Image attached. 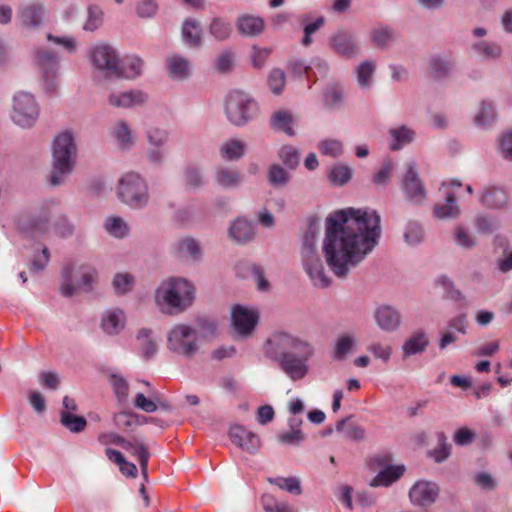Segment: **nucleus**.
Segmentation results:
<instances>
[{"label": "nucleus", "mask_w": 512, "mask_h": 512, "mask_svg": "<svg viewBox=\"0 0 512 512\" xmlns=\"http://www.w3.org/2000/svg\"><path fill=\"white\" fill-rule=\"evenodd\" d=\"M380 236V216L375 210L348 207L330 213L322 245L330 271L347 278L377 246Z\"/></svg>", "instance_id": "1"}, {"label": "nucleus", "mask_w": 512, "mask_h": 512, "mask_svg": "<svg viewBox=\"0 0 512 512\" xmlns=\"http://www.w3.org/2000/svg\"><path fill=\"white\" fill-rule=\"evenodd\" d=\"M262 352L265 358L277 363L291 381L297 382L309 374L315 347L298 335L275 331L263 343Z\"/></svg>", "instance_id": "2"}, {"label": "nucleus", "mask_w": 512, "mask_h": 512, "mask_svg": "<svg viewBox=\"0 0 512 512\" xmlns=\"http://www.w3.org/2000/svg\"><path fill=\"white\" fill-rule=\"evenodd\" d=\"M195 287L192 282L181 277L163 280L155 290L154 300L159 309L174 315L186 311L195 299Z\"/></svg>", "instance_id": "3"}, {"label": "nucleus", "mask_w": 512, "mask_h": 512, "mask_svg": "<svg viewBox=\"0 0 512 512\" xmlns=\"http://www.w3.org/2000/svg\"><path fill=\"white\" fill-rule=\"evenodd\" d=\"M319 233V221L312 220L303 237L301 259L304 270L309 275L313 284L317 287L325 288L331 284V278L325 272L323 262L317 252L316 242Z\"/></svg>", "instance_id": "4"}, {"label": "nucleus", "mask_w": 512, "mask_h": 512, "mask_svg": "<svg viewBox=\"0 0 512 512\" xmlns=\"http://www.w3.org/2000/svg\"><path fill=\"white\" fill-rule=\"evenodd\" d=\"M77 148L71 132L59 134L53 143L52 173L49 183L53 187L61 186L72 173Z\"/></svg>", "instance_id": "5"}, {"label": "nucleus", "mask_w": 512, "mask_h": 512, "mask_svg": "<svg viewBox=\"0 0 512 512\" xmlns=\"http://www.w3.org/2000/svg\"><path fill=\"white\" fill-rule=\"evenodd\" d=\"M167 349L174 355L184 359L194 358L200 351L201 334L191 325L178 323L173 325L166 334Z\"/></svg>", "instance_id": "6"}, {"label": "nucleus", "mask_w": 512, "mask_h": 512, "mask_svg": "<svg viewBox=\"0 0 512 512\" xmlns=\"http://www.w3.org/2000/svg\"><path fill=\"white\" fill-rule=\"evenodd\" d=\"M61 294L71 297L78 291L90 292L98 279L95 267L89 264H81L77 267L66 266L62 270Z\"/></svg>", "instance_id": "7"}, {"label": "nucleus", "mask_w": 512, "mask_h": 512, "mask_svg": "<svg viewBox=\"0 0 512 512\" xmlns=\"http://www.w3.org/2000/svg\"><path fill=\"white\" fill-rule=\"evenodd\" d=\"M116 192L119 199L132 208H142L149 200L147 182L135 172H127L121 176Z\"/></svg>", "instance_id": "8"}, {"label": "nucleus", "mask_w": 512, "mask_h": 512, "mask_svg": "<svg viewBox=\"0 0 512 512\" xmlns=\"http://www.w3.org/2000/svg\"><path fill=\"white\" fill-rule=\"evenodd\" d=\"M258 111L257 103L242 91H231L225 100V114L230 123L244 126Z\"/></svg>", "instance_id": "9"}, {"label": "nucleus", "mask_w": 512, "mask_h": 512, "mask_svg": "<svg viewBox=\"0 0 512 512\" xmlns=\"http://www.w3.org/2000/svg\"><path fill=\"white\" fill-rule=\"evenodd\" d=\"M39 114L40 108L33 94L25 91L14 94L10 117L15 125L31 128L37 122Z\"/></svg>", "instance_id": "10"}, {"label": "nucleus", "mask_w": 512, "mask_h": 512, "mask_svg": "<svg viewBox=\"0 0 512 512\" xmlns=\"http://www.w3.org/2000/svg\"><path fill=\"white\" fill-rule=\"evenodd\" d=\"M32 56L41 73L43 88L48 93L55 92L59 82V59L56 53L47 47H37Z\"/></svg>", "instance_id": "11"}, {"label": "nucleus", "mask_w": 512, "mask_h": 512, "mask_svg": "<svg viewBox=\"0 0 512 512\" xmlns=\"http://www.w3.org/2000/svg\"><path fill=\"white\" fill-rule=\"evenodd\" d=\"M402 190L407 200L413 204H423L427 199V190L414 161L406 163V172L402 177Z\"/></svg>", "instance_id": "12"}, {"label": "nucleus", "mask_w": 512, "mask_h": 512, "mask_svg": "<svg viewBox=\"0 0 512 512\" xmlns=\"http://www.w3.org/2000/svg\"><path fill=\"white\" fill-rule=\"evenodd\" d=\"M329 47L346 59L356 58L361 52V45L356 34L349 29H338L329 37Z\"/></svg>", "instance_id": "13"}, {"label": "nucleus", "mask_w": 512, "mask_h": 512, "mask_svg": "<svg viewBox=\"0 0 512 512\" xmlns=\"http://www.w3.org/2000/svg\"><path fill=\"white\" fill-rule=\"evenodd\" d=\"M58 203L56 199L45 201L37 215L19 222L20 230L31 237L45 235L49 230L50 209Z\"/></svg>", "instance_id": "14"}, {"label": "nucleus", "mask_w": 512, "mask_h": 512, "mask_svg": "<svg viewBox=\"0 0 512 512\" xmlns=\"http://www.w3.org/2000/svg\"><path fill=\"white\" fill-rule=\"evenodd\" d=\"M373 462L381 467V470L370 481L371 487H388L399 480L405 472L403 465H390L391 457L386 454L375 456Z\"/></svg>", "instance_id": "15"}, {"label": "nucleus", "mask_w": 512, "mask_h": 512, "mask_svg": "<svg viewBox=\"0 0 512 512\" xmlns=\"http://www.w3.org/2000/svg\"><path fill=\"white\" fill-rule=\"evenodd\" d=\"M119 59L116 49L108 44H98L91 52L93 66L112 75L118 70Z\"/></svg>", "instance_id": "16"}, {"label": "nucleus", "mask_w": 512, "mask_h": 512, "mask_svg": "<svg viewBox=\"0 0 512 512\" xmlns=\"http://www.w3.org/2000/svg\"><path fill=\"white\" fill-rule=\"evenodd\" d=\"M258 313L241 305H235L231 309L232 325L236 333L241 337L250 336L258 322Z\"/></svg>", "instance_id": "17"}, {"label": "nucleus", "mask_w": 512, "mask_h": 512, "mask_svg": "<svg viewBox=\"0 0 512 512\" xmlns=\"http://www.w3.org/2000/svg\"><path fill=\"white\" fill-rule=\"evenodd\" d=\"M439 496V486L432 481L419 480L409 490V498L414 506L430 507Z\"/></svg>", "instance_id": "18"}, {"label": "nucleus", "mask_w": 512, "mask_h": 512, "mask_svg": "<svg viewBox=\"0 0 512 512\" xmlns=\"http://www.w3.org/2000/svg\"><path fill=\"white\" fill-rule=\"evenodd\" d=\"M461 183L457 180L442 183L444 189L445 202L437 203L434 206V216L440 220L456 219L460 216L461 210L456 203V196L453 191L448 190L449 187H461Z\"/></svg>", "instance_id": "19"}, {"label": "nucleus", "mask_w": 512, "mask_h": 512, "mask_svg": "<svg viewBox=\"0 0 512 512\" xmlns=\"http://www.w3.org/2000/svg\"><path fill=\"white\" fill-rule=\"evenodd\" d=\"M44 6L38 1L21 4L17 10V22L24 29H36L43 21Z\"/></svg>", "instance_id": "20"}, {"label": "nucleus", "mask_w": 512, "mask_h": 512, "mask_svg": "<svg viewBox=\"0 0 512 512\" xmlns=\"http://www.w3.org/2000/svg\"><path fill=\"white\" fill-rule=\"evenodd\" d=\"M147 101V93L139 89L112 92L108 96L109 105L122 109L139 107L144 105Z\"/></svg>", "instance_id": "21"}, {"label": "nucleus", "mask_w": 512, "mask_h": 512, "mask_svg": "<svg viewBox=\"0 0 512 512\" xmlns=\"http://www.w3.org/2000/svg\"><path fill=\"white\" fill-rule=\"evenodd\" d=\"M374 320L382 331L393 332L401 325V314L393 306L381 305L374 312Z\"/></svg>", "instance_id": "22"}, {"label": "nucleus", "mask_w": 512, "mask_h": 512, "mask_svg": "<svg viewBox=\"0 0 512 512\" xmlns=\"http://www.w3.org/2000/svg\"><path fill=\"white\" fill-rule=\"evenodd\" d=\"M229 435L234 444L250 453H254L260 446L259 437L244 426L235 425L231 427Z\"/></svg>", "instance_id": "23"}, {"label": "nucleus", "mask_w": 512, "mask_h": 512, "mask_svg": "<svg viewBox=\"0 0 512 512\" xmlns=\"http://www.w3.org/2000/svg\"><path fill=\"white\" fill-rule=\"evenodd\" d=\"M126 325V315L119 308H111L103 312L101 316V329L108 335L119 334Z\"/></svg>", "instance_id": "24"}, {"label": "nucleus", "mask_w": 512, "mask_h": 512, "mask_svg": "<svg viewBox=\"0 0 512 512\" xmlns=\"http://www.w3.org/2000/svg\"><path fill=\"white\" fill-rule=\"evenodd\" d=\"M166 67L168 75L174 80L187 79L192 72L190 60L179 54L168 56L166 59Z\"/></svg>", "instance_id": "25"}, {"label": "nucleus", "mask_w": 512, "mask_h": 512, "mask_svg": "<svg viewBox=\"0 0 512 512\" xmlns=\"http://www.w3.org/2000/svg\"><path fill=\"white\" fill-rule=\"evenodd\" d=\"M123 449L128 451L133 457H135L140 465L141 474L145 481L148 480V461L150 458V453L139 438H132L131 440H126L123 446Z\"/></svg>", "instance_id": "26"}, {"label": "nucleus", "mask_w": 512, "mask_h": 512, "mask_svg": "<svg viewBox=\"0 0 512 512\" xmlns=\"http://www.w3.org/2000/svg\"><path fill=\"white\" fill-rule=\"evenodd\" d=\"M228 236L232 241L238 244L248 243L253 240L255 236L253 224L244 218H237L231 222L228 229Z\"/></svg>", "instance_id": "27"}, {"label": "nucleus", "mask_w": 512, "mask_h": 512, "mask_svg": "<svg viewBox=\"0 0 512 512\" xmlns=\"http://www.w3.org/2000/svg\"><path fill=\"white\" fill-rule=\"evenodd\" d=\"M214 181L225 189L239 187L243 182V175L235 168L218 166L214 171Z\"/></svg>", "instance_id": "28"}, {"label": "nucleus", "mask_w": 512, "mask_h": 512, "mask_svg": "<svg viewBox=\"0 0 512 512\" xmlns=\"http://www.w3.org/2000/svg\"><path fill=\"white\" fill-rule=\"evenodd\" d=\"M144 67L143 60L136 55H128L123 59H119L118 70L115 76L126 79H135L142 74Z\"/></svg>", "instance_id": "29"}, {"label": "nucleus", "mask_w": 512, "mask_h": 512, "mask_svg": "<svg viewBox=\"0 0 512 512\" xmlns=\"http://www.w3.org/2000/svg\"><path fill=\"white\" fill-rule=\"evenodd\" d=\"M181 35L186 46L190 48H200L202 46L203 30L197 20L186 19L182 24Z\"/></svg>", "instance_id": "30"}, {"label": "nucleus", "mask_w": 512, "mask_h": 512, "mask_svg": "<svg viewBox=\"0 0 512 512\" xmlns=\"http://www.w3.org/2000/svg\"><path fill=\"white\" fill-rule=\"evenodd\" d=\"M111 135L121 150L128 151L135 145V135L127 122L123 120H119L113 125Z\"/></svg>", "instance_id": "31"}, {"label": "nucleus", "mask_w": 512, "mask_h": 512, "mask_svg": "<svg viewBox=\"0 0 512 512\" xmlns=\"http://www.w3.org/2000/svg\"><path fill=\"white\" fill-rule=\"evenodd\" d=\"M138 354L145 360L154 357L158 351V346L153 336L152 330L141 328L136 335Z\"/></svg>", "instance_id": "32"}, {"label": "nucleus", "mask_w": 512, "mask_h": 512, "mask_svg": "<svg viewBox=\"0 0 512 512\" xmlns=\"http://www.w3.org/2000/svg\"><path fill=\"white\" fill-rule=\"evenodd\" d=\"M376 63L372 60H364L355 68L357 85L362 91H369L374 84Z\"/></svg>", "instance_id": "33"}, {"label": "nucleus", "mask_w": 512, "mask_h": 512, "mask_svg": "<svg viewBox=\"0 0 512 512\" xmlns=\"http://www.w3.org/2000/svg\"><path fill=\"white\" fill-rule=\"evenodd\" d=\"M414 137V130L406 125L391 128L389 130V147L392 151L401 150L404 146L410 144Z\"/></svg>", "instance_id": "34"}, {"label": "nucleus", "mask_w": 512, "mask_h": 512, "mask_svg": "<svg viewBox=\"0 0 512 512\" xmlns=\"http://www.w3.org/2000/svg\"><path fill=\"white\" fill-rule=\"evenodd\" d=\"M175 250L179 257L199 261L202 258V249L198 240L192 237L179 239L175 243Z\"/></svg>", "instance_id": "35"}, {"label": "nucleus", "mask_w": 512, "mask_h": 512, "mask_svg": "<svg viewBox=\"0 0 512 512\" xmlns=\"http://www.w3.org/2000/svg\"><path fill=\"white\" fill-rule=\"evenodd\" d=\"M236 27L241 35L254 37L263 32L264 21L257 16L243 15L237 19Z\"/></svg>", "instance_id": "36"}, {"label": "nucleus", "mask_w": 512, "mask_h": 512, "mask_svg": "<svg viewBox=\"0 0 512 512\" xmlns=\"http://www.w3.org/2000/svg\"><path fill=\"white\" fill-rule=\"evenodd\" d=\"M219 153L224 160H239L246 153V143L238 139H228L220 145Z\"/></svg>", "instance_id": "37"}, {"label": "nucleus", "mask_w": 512, "mask_h": 512, "mask_svg": "<svg viewBox=\"0 0 512 512\" xmlns=\"http://www.w3.org/2000/svg\"><path fill=\"white\" fill-rule=\"evenodd\" d=\"M270 123L272 128L276 131H282L288 136L295 134L293 126L296 123V119L293 114L287 110H279L273 113Z\"/></svg>", "instance_id": "38"}, {"label": "nucleus", "mask_w": 512, "mask_h": 512, "mask_svg": "<svg viewBox=\"0 0 512 512\" xmlns=\"http://www.w3.org/2000/svg\"><path fill=\"white\" fill-rule=\"evenodd\" d=\"M357 338L351 333H344L337 337L333 351L335 360H344L356 348Z\"/></svg>", "instance_id": "39"}, {"label": "nucleus", "mask_w": 512, "mask_h": 512, "mask_svg": "<svg viewBox=\"0 0 512 512\" xmlns=\"http://www.w3.org/2000/svg\"><path fill=\"white\" fill-rule=\"evenodd\" d=\"M429 341L425 332L418 330L411 334L409 338L403 344V353L409 357L418 353L423 352L428 346Z\"/></svg>", "instance_id": "40"}, {"label": "nucleus", "mask_w": 512, "mask_h": 512, "mask_svg": "<svg viewBox=\"0 0 512 512\" xmlns=\"http://www.w3.org/2000/svg\"><path fill=\"white\" fill-rule=\"evenodd\" d=\"M345 101V92L341 85L329 84L323 92V103L328 109H337Z\"/></svg>", "instance_id": "41"}, {"label": "nucleus", "mask_w": 512, "mask_h": 512, "mask_svg": "<svg viewBox=\"0 0 512 512\" xmlns=\"http://www.w3.org/2000/svg\"><path fill=\"white\" fill-rule=\"evenodd\" d=\"M208 32L215 40L224 42L232 35L233 28L229 22L220 17H215L208 26Z\"/></svg>", "instance_id": "42"}, {"label": "nucleus", "mask_w": 512, "mask_h": 512, "mask_svg": "<svg viewBox=\"0 0 512 512\" xmlns=\"http://www.w3.org/2000/svg\"><path fill=\"white\" fill-rule=\"evenodd\" d=\"M350 417L336 423V431L343 433L344 437L353 441H361L365 438V429L355 423L349 422Z\"/></svg>", "instance_id": "43"}, {"label": "nucleus", "mask_w": 512, "mask_h": 512, "mask_svg": "<svg viewBox=\"0 0 512 512\" xmlns=\"http://www.w3.org/2000/svg\"><path fill=\"white\" fill-rule=\"evenodd\" d=\"M183 179L186 187L197 189L205 184L203 169L195 164H190L183 171Z\"/></svg>", "instance_id": "44"}, {"label": "nucleus", "mask_w": 512, "mask_h": 512, "mask_svg": "<svg viewBox=\"0 0 512 512\" xmlns=\"http://www.w3.org/2000/svg\"><path fill=\"white\" fill-rule=\"evenodd\" d=\"M104 228L108 234L115 238H124L129 234V226L124 219L118 216L107 217Z\"/></svg>", "instance_id": "45"}, {"label": "nucleus", "mask_w": 512, "mask_h": 512, "mask_svg": "<svg viewBox=\"0 0 512 512\" xmlns=\"http://www.w3.org/2000/svg\"><path fill=\"white\" fill-rule=\"evenodd\" d=\"M480 202L488 208H501L506 204L507 196L502 189L490 188L483 193Z\"/></svg>", "instance_id": "46"}, {"label": "nucleus", "mask_w": 512, "mask_h": 512, "mask_svg": "<svg viewBox=\"0 0 512 512\" xmlns=\"http://www.w3.org/2000/svg\"><path fill=\"white\" fill-rule=\"evenodd\" d=\"M135 278L127 272L116 273L112 279V287L116 295H124L132 291Z\"/></svg>", "instance_id": "47"}, {"label": "nucleus", "mask_w": 512, "mask_h": 512, "mask_svg": "<svg viewBox=\"0 0 512 512\" xmlns=\"http://www.w3.org/2000/svg\"><path fill=\"white\" fill-rule=\"evenodd\" d=\"M371 39L378 48H387L395 41V33L388 26H378L372 30Z\"/></svg>", "instance_id": "48"}, {"label": "nucleus", "mask_w": 512, "mask_h": 512, "mask_svg": "<svg viewBox=\"0 0 512 512\" xmlns=\"http://www.w3.org/2000/svg\"><path fill=\"white\" fill-rule=\"evenodd\" d=\"M496 119L494 104L490 101H482L479 111L476 113L474 121L479 127H486Z\"/></svg>", "instance_id": "49"}, {"label": "nucleus", "mask_w": 512, "mask_h": 512, "mask_svg": "<svg viewBox=\"0 0 512 512\" xmlns=\"http://www.w3.org/2000/svg\"><path fill=\"white\" fill-rule=\"evenodd\" d=\"M235 53L227 48L221 51L214 60V69L221 74H228L234 67Z\"/></svg>", "instance_id": "50"}, {"label": "nucleus", "mask_w": 512, "mask_h": 512, "mask_svg": "<svg viewBox=\"0 0 512 512\" xmlns=\"http://www.w3.org/2000/svg\"><path fill=\"white\" fill-rule=\"evenodd\" d=\"M268 481L290 494L300 495L302 493L301 482L297 477H275L268 478Z\"/></svg>", "instance_id": "51"}, {"label": "nucleus", "mask_w": 512, "mask_h": 512, "mask_svg": "<svg viewBox=\"0 0 512 512\" xmlns=\"http://www.w3.org/2000/svg\"><path fill=\"white\" fill-rule=\"evenodd\" d=\"M473 50L488 60L498 59L502 54L500 45L487 41H480L473 45Z\"/></svg>", "instance_id": "52"}, {"label": "nucleus", "mask_w": 512, "mask_h": 512, "mask_svg": "<svg viewBox=\"0 0 512 512\" xmlns=\"http://www.w3.org/2000/svg\"><path fill=\"white\" fill-rule=\"evenodd\" d=\"M267 179L270 185L279 188L286 186L290 177L288 172L279 164H273L268 169Z\"/></svg>", "instance_id": "53"}, {"label": "nucleus", "mask_w": 512, "mask_h": 512, "mask_svg": "<svg viewBox=\"0 0 512 512\" xmlns=\"http://www.w3.org/2000/svg\"><path fill=\"white\" fill-rule=\"evenodd\" d=\"M61 423L69 431L79 433L83 431L87 425V421L82 416L74 415L68 411H61Z\"/></svg>", "instance_id": "54"}, {"label": "nucleus", "mask_w": 512, "mask_h": 512, "mask_svg": "<svg viewBox=\"0 0 512 512\" xmlns=\"http://www.w3.org/2000/svg\"><path fill=\"white\" fill-rule=\"evenodd\" d=\"M87 12L88 16L83 25V29L85 31L94 32L103 24L104 13L97 5H90Z\"/></svg>", "instance_id": "55"}, {"label": "nucleus", "mask_w": 512, "mask_h": 512, "mask_svg": "<svg viewBox=\"0 0 512 512\" xmlns=\"http://www.w3.org/2000/svg\"><path fill=\"white\" fill-rule=\"evenodd\" d=\"M352 169L344 164L333 166L329 173V180L336 186H342L350 181Z\"/></svg>", "instance_id": "56"}, {"label": "nucleus", "mask_w": 512, "mask_h": 512, "mask_svg": "<svg viewBox=\"0 0 512 512\" xmlns=\"http://www.w3.org/2000/svg\"><path fill=\"white\" fill-rule=\"evenodd\" d=\"M424 239L422 226L417 222H409L404 231V240L409 245H417Z\"/></svg>", "instance_id": "57"}, {"label": "nucleus", "mask_w": 512, "mask_h": 512, "mask_svg": "<svg viewBox=\"0 0 512 512\" xmlns=\"http://www.w3.org/2000/svg\"><path fill=\"white\" fill-rule=\"evenodd\" d=\"M318 149L323 155L337 158L343 153V143L338 139H324L318 144Z\"/></svg>", "instance_id": "58"}, {"label": "nucleus", "mask_w": 512, "mask_h": 512, "mask_svg": "<svg viewBox=\"0 0 512 512\" xmlns=\"http://www.w3.org/2000/svg\"><path fill=\"white\" fill-rule=\"evenodd\" d=\"M109 382L119 401H125L128 396L129 385L127 380L119 374H111Z\"/></svg>", "instance_id": "59"}, {"label": "nucleus", "mask_w": 512, "mask_h": 512, "mask_svg": "<svg viewBox=\"0 0 512 512\" xmlns=\"http://www.w3.org/2000/svg\"><path fill=\"white\" fill-rule=\"evenodd\" d=\"M453 68V63L442 57H433L430 60V69L436 78H441L449 74Z\"/></svg>", "instance_id": "60"}, {"label": "nucleus", "mask_w": 512, "mask_h": 512, "mask_svg": "<svg viewBox=\"0 0 512 512\" xmlns=\"http://www.w3.org/2000/svg\"><path fill=\"white\" fill-rule=\"evenodd\" d=\"M261 503L266 512H292V509L285 502L278 501L273 495L265 494Z\"/></svg>", "instance_id": "61"}, {"label": "nucleus", "mask_w": 512, "mask_h": 512, "mask_svg": "<svg viewBox=\"0 0 512 512\" xmlns=\"http://www.w3.org/2000/svg\"><path fill=\"white\" fill-rule=\"evenodd\" d=\"M475 226L480 233L492 234L500 226L499 222L485 214H480L475 218Z\"/></svg>", "instance_id": "62"}, {"label": "nucleus", "mask_w": 512, "mask_h": 512, "mask_svg": "<svg viewBox=\"0 0 512 512\" xmlns=\"http://www.w3.org/2000/svg\"><path fill=\"white\" fill-rule=\"evenodd\" d=\"M168 138L169 133L165 129L151 127L147 130V139L150 146L163 147L167 143Z\"/></svg>", "instance_id": "63"}, {"label": "nucleus", "mask_w": 512, "mask_h": 512, "mask_svg": "<svg viewBox=\"0 0 512 512\" xmlns=\"http://www.w3.org/2000/svg\"><path fill=\"white\" fill-rule=\"evenodd\" d=\"M279 157L282 162L290 169H294L299 164V153L292 146H283L279 151Z\"/></svg>", "instance_id": "64"}]
</instances>
